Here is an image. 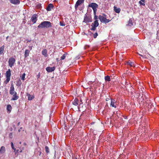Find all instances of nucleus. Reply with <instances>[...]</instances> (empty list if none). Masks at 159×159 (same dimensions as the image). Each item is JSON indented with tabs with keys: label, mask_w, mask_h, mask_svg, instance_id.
I'll return each mask as SVG.
<instances>
[{
	"label": "nucleus",
	"mask_w": 159,
	"mask_h": 159,
	"mask_svg": "<svg viewBox=\"0 0 159 159\" xmlns=\"http://www.w3.org/2000/svg\"><path fill=\"white\" fill-rule=\"evenodd\" d=\"M30 52V50L28 49H26L25 50V57L26 58L29 56V53Z\"/></svg>",
	"instance_id": "nucleus-22"
},
{
	"label": "nucleus",
	"mask_w": 159,
	"mask_h": 159,
	"mask_svg": "<svg viewBox=\"0 0 159 159\" xmlns=\"http://www.w3.org/2000/svg\"><path fill=\"white\" fill-rule=\"evenodd\" d=\"M105 80L106 81H110L111 80L110 77L108 75L105 76Z\"/></svg>",
	"instance_id": "nucleus-26"
},
{
	"label": "nucleus",
	"mask_w": 159,
	"mask_h": 159,
	"mask_svg": "<svg viewBox=\"0 0 159 159\" xmlns=\"http://www.w3.org/2000/svg\"><path fill=\"white\" fill-rule=\"evenodd\" d=\"M124 118L125 119H127V116H124Z\"/></svg>",
	"instance_id": "nucleus-45"
},
{
	"label": "nucleus",
	"mask_w": 159,
	"mask_h": 159,
	"mask_svg": "<svg viewBox=\"0 0 159 159\" xmlns=\"http://www.w3.org/2000/svg\"><path fill=\"white\" fill-rule=\"evenodd\" d=\"M109 99L108 98H106V100L107 101H108V100H109Z\"/></svg>",
	"instance_id": "nucleus-53"
},
{
	"label": "nucleus",
	"mask_w": 159,
	"mask_h": 159,
	"mask_svg": "<svg viewBox=\"0 0 159 159\" xmlns=\"http://www.w3.org/2000/svg\"><path fill=\"white\" fill-rule=\"evenodd\" d=\"M89 32L90 33V35H91V34H93V33H92V32Z\"/></svg>",
	"instance_id": "nucleus-56"
},
{
	"label": "nucleus",
	"mask_w": 159,
	"mask_h": 159,
	"mask_svg": "<svg viewBox=\"0 0 159 159\" xmlns=\"http://www.w3.org/2000/svg\"><path fill=\"white\" fill-rule=\"evenodd\" d=\"M114 10L116 13H119L121 10L120 8H117V7L115 6L114 7Z\"/></svg>",
	"instance_id": "nucleus-17"
},
{
	"label": "nucleus",
	"mask_w": 159,
	"mask_h": 159,
	"mask_svg": "<svg viewBox=\"0 0 159 159\" xmlns=\"http://www.w3.org/2000/svg\"><path fill=\"white\" fill-rule=\"evenodd\" d=\"M55 70V67H48L46 68V70L48 72H51L54 71Z\"/></svg>",
	"instance_id": "nucleus-10"
},
{
	"label": "nucleus",
	"mask_w": 159,
	"mask_h": 159,
	"mask_svg": "<svg viewBox=\"0 0 159 159\" xmlns=\"http://www.w3.org/2000/svg\"><path fill=\"white\" fill-rule=\"evenodd\" d=\"M9 138L11 139H12L13 137V134L12 133H10L9 135Z\"/></svg>",
	"instance_id": "nucleus-34"
},
{
	"label": "nucleus",
	"mask_w": 159,
	"mask_h": 159,
	"mask_svg": "<svg viewBox=\"0 0 159 159\" xmlns=\"http://www.w3.org/2000/svg\"><path fill=\"white\" fill-rule=\"evenodd\" d=\"M84 2V0H78L76 2L75 6V9H77L78 6L80 5L83 3Z\"/></svg>",
	"instance_id": "nucleus-9"
},
{
	"label": "nucleus",
	"mask_w": 159,
	"mask_h": 159,
	"mask_svg": "<svg viewBox=\"0 0 159 159\" xmlns=\"http://www.w3.org/2000/svg\"><path fill=\"white\" fill-rule=\"evenodd\" d=\"M141 1L143 2L144 3V2L145 0H141Z\"/></svg>",
	"instance_id": "nucleus-52"
},
{
	"label": "nucleus",
	"mask_w": 159,
	"mask_h": 159,
	"mask_svg": "<svg viewBox=\"0 0 159 159\" xmlns=\"http://www.w3.org/2000/svg\"><path fill=\"white\" fill-rule=\"evenodd\" d=\"M115 114V112H114L113 114L114 115V114Z\"/></svg>",
	"instance_id": "nucleus-62"
},
{
	"label": "nucleus",
	"mask_w": 159,
	"mask_h": 159,
	"mask_svg": "<svg viewBox=\"0 0 159 159\" xmlns=\"http://www.w3.org/2000/svg\"><path fill=\"white\" fill-rule=\"evenodd\" d=\"M138 54L139 55H140V56H141L142 57H143V55H141V54H139V53H138Z\"/></svg>",
	"instance_id": "nucleus-44"
},
{
	"label": "nucleus",
	"mask_w": 159,
	"mask_h": 159,
	"mask_svg": "<svg viewBox=\"0 0 159 159\" xmlns=\"http://www.w3.org/2000/svg\"><path fill=\"white\" fill-rule=\"evenodd\" d=\"M60 25L61 26H64L65 25V24H62L61 23H60Z\"/></svg>",
	"instance_id": "nucleus-40"
},
{
	"label": "nucleus",
	"mask_w": 159,
	"mask_h": 159,
	"mask_svg": "<svg viewBox=\"0 0 159 159\" xmlns=\"http://www.w3.org/2000/svg\"><path fill=\"white\" fill-rule=\"evenodd\" d=\"M98 18L101 22L105 24L111 21V20L107 19V16L105 14H102V15H99Z\"/></svg>",
	"instance_id": "nucleus-2"
},
{
	"label": "nucleus",
	"mask_w": 159,
	"mask_h": 159,
	"mask_svg": "<svg viewBox=\"0 0 159 159\" xmlns=\"http://www.w3.org/2000/svg\"><path fill=\"white\" fill-rule=\"evenodd\" d=\"M22 127H21L20 128V129H22Z\"/></svg>",
	"instance_id": "nucleus-59"
},
{
	"label": "nucleus",
	"mask_w": 159,
	"mask_h": 159,
	"mask_svg": "<svg viewBox=\"0 0 159 159\" xmlns=\"http://www.w3.org/2000/svg\"><path fill=\"white\" fill-rule=\"evenodd\" d=\"M79 100L77 98H75L72 102L73 104L75 106H77L78 104Z\"/></svg>",
	"instance_id": "nucleus-21"
},
{
	"label": "nucleus",
	"mask_w": 159,
	"mask_h": 159,
	"mask_svg": "<svg viewBox=\"0 0 159 159\" xmlns=\"http://www.w3.org/2000/svg\"><path fill=\"white\" fill-rule=\"evenodd\" d=\"M56 60L57 61H59V58H57L56 59Z\"/></svg>",
	"instance_id": "nucleus-43"
},
{
	"label": "nucleus",
	"mask_w": 159,
	"mask_h": 159,
	"mask_svg": "<svg viewBox=\"0 0 159 159\" xmlns=\"http://www.w3.org/2000/svg\"><path fill=\"white\" fill-rule=\"evenodd\" d=\"M4 46L3 45L0 47V55L2 54L4 52Z\"/></svg>",
	"instance_id": "nucleus-23"
},
{
	"label": "nucleus",
	"mask_w": 159,
	"mask_h": 159,
	"mask_svg": "<svg viewBox=\"0 0 159 159\" xmlns=\"http://www.w3.org/2000/svg\"><path fill=\"white\" fill-rule=\"evenodd\" d=\"M23 145L24 146H26V145H27V144L26 143H23Z\"/></svg>",
	"instance_id": "nucleus-42"
},
{
	"label": "nucleus",
	"mask_w": 159,
	"mask_h": 159,
	"mask_svg": "<svg viewBox=\"0 0 159 159\" xmlns=\"http://www.w3.org/2000/svg\"><path fill=\"white\" fill-rule=\"evenodd\" d=\"M11 75V70L10 69L6 71L5 76L6 78V79L4 81V83L7 84L8 82L10 81V77Z\"/></svg>",
	"instance_id": "nucleus-3"
},
{
	"label": "nucleus",
	"mask_w": 159,
	"mask_h": 159,
	"mask_svg": "<svg viewBox=\"0 0 159 159\" xmlns=\"http://www.w3.org/2000/svg\"><path fill=\"white\" fill-rule=\"evenodd\" d=\"M152 135L154 136V138H158V136H159V131H157L155 133H152Z\"/></svg>",
	"instance_id": "nucleus-19"
},
{
	"label": "nucleus",
	"mask_w": 159,
	"mask_h": 159,
	"mask_svg": "<svg viewBox=\"0 0 159 159\" xmlns=\"http://www.w3.org/2000/svg\"><path fill=\"white\" fill-rule=\"evenodd\" d=\"M84 21L86 23L91 22L92 20L91 16L89 15H85L84 17Z\"/></svg>",
	"instance_id": "nucleus-7"
},
{
	"label": "nucleus",
	"mask_w": 159,
	"mask_h": 159,
	"mask_svg": "<svg viewBox=\"0 0 159 159\" xmlns=\"http://www.w3.org/2000/svg\"><path fill=\"white\" fill-rule=\"evenodd\" d=\"M12 126L13 128H16L15 125L14 124Z\"/></svg>",
	"instance_id": "nucleus-49"
},
{
	"label": "nucleus",
	"mask_w": 159,
	"mask_h": 159,
	"mask_svg": "<svg viewBox=\"0 0 159 159\" xmlns=\"http://www.w3.org/2000/svg\"><path fill=\"white\" fill-rule=\"evenodd\" d=\"M45 151L47 153H48L49 152V148L46 146L45 147Z\"/></svg>",
	"instance_id": "nucleus-29"
},
{
	"label": "nucleus",
	"mask_w": 159,
	"mask_h": 159,
	"mask_svg": "<svg viewBox=\"0 0 159 159\" xmlns=\"http://www.w3.org/2000/svg\"><path fill=\"white\" fill-rule=\"evenodd\" d=\"M22 150H21V151H20V152H22Z\"/></svg>",
	"instance_id": "nucleus-60"
},
{
	"label": "nucleus",
	"mask_w": 159,
	"mask_h": 159,
	"mask_svg": "<svg viewBox=\"0 0 159 159\" xmlns=\"http://www.w3.org/2000/svg\"><path fill=\"white\" fill-rule=\"evenodd\" d=\"M16 82L17 84H18L19 85H20L21 84V82L20 80H19L18 82L16 81Z\"/></svg>",
	"instance_id": "nucleus-38"
},
{
	"label": "nucleus",
	"mask_w": 159,
	"mask_h": 159,
	"mask_svg": "<svg viewBox=\"0 0 159 159\" xmlns=\"http://www.w3.org/2000/svg\"><path fill=\"white\" fill-rule=\"evenodd\" d=\"M54 7V6L52 4L50 3L48 4L46 8V10L47 11H51L52 9Z\"/></svg>",
	"instance_id": "nucleus-14"
},
{
	"label": "nucleus",
	"mask_w": 159,
	"mask_h": 159,
	"mask_svg": "<svg viewBox=\"0 0 159 159\" xmlns=\"http://www.w3.org/2000/svg\"><path fill=\"white\" fill-rule=\"evenodd\" d=\"M127 25L130 26H131L133 25V23H132V20H129Z\"/></svg>",
	"instance_id": "nucleus-28"
},
{
	"label": "nucleus",
	"mask_w": 159,
	"mask_h": 159,
	"mask_svg": "<svg viewBox=\"0 0 159 159\" xmlns=\"http://www.w3.org/2000/svg\"><path fill=\"white\" fill-rule=\"evenodd\" d=\"M10 2L14 4H19L20 3V1L19 0H9Z\"/></svg>",
	"instance_id": "nucleus-15"
},
{
	"label": "nucleus",
	"mask_w": 159,
	"mask_h": 159,
	"mask_svg": "<svg viewBox=\"0 0 159 159\" xmlns=\"http://www.w3.org/2000/svg\"><path fill=\"white\" fill-rule=\"evenodd\" d=\"M78 109L79 110V109H80L79 107V106H78Z\"/></svg>",
	"instance_id": "nucleus-61"
},
{
	"label": "nucleus",
	"mask_w": 159,
	"mask_h": 159,
	"mask_svg": "<svg viewBox=\"0 0 159 159\" xmlns=\"http://www.w3.org/2000/svg\"><path fill=\"white\" fill-rule=\"evenodd\" d=\"M94 19L95 20H97V16L95 15H94Z\"/></svg>",
	"instance_id": "nucleus-39"
},
{
	"label": "nucleus",
	"mask_w": 159,
	"mask_h": 159,
	"mask_svg": "<svg viewBox=\"0 0 159 159\" xmlns=\"http://www.w3.org/2000/svg\"><path fill=\"white\" fill-rule=\"evenodd\" d=\"M8 37H9V36H7V37H6V39L7 40L8 38Z\"/></svg>",
	"instance_id": "nucleus-54"
},
{
	"label": "nucleus",
	"mask_w": 159,
	"mask_h": 159,
	"mask_svg": "<svg viewBox=\"0 0 159 159\" xmlns=\"http://www.w3.org/2000/svg\"><path fill=\"white\" fill-rule=\"evenodd\" d=\"M18 98L19 97L17 95L16 92H15V93L13 95V97L11 99V100H16L18 99Z\"/></svg>",
	"instance_id": "nucleus-18"
},
{
	"label": "nucleus",
	"mask_w": 159,
	"mask_h": 159,
	"mask_svg": "<svg viewBox=\"0 0 159 159\" xmlns=\"http://www.w3.org/2000/svg\"><path fill=\"white\" fill-rule=\"evenodd\" d=\"M94 123V122H92V123H91V124H93Z\"/></svg>",
	"instance_id": "nucleus-57"
},
{
	"label": "nucleus",
	"mask_w": 159,
	"mask_h": 159,
	"mask_svg": "<svg viewBox=\"0 0 159 159\" xmlns=\"http://www.w3.org/2000/svg\"><path fill=\"white\" fill-rule=\"evenodd\" d=\"M68 54L67 53H64L61 57V60H64L66 57L67 55Z\"/></svg>",
	"instance_id": "nucleus-25"
},
{
	"label": "nucleus",
	"mask_w": 159,
	"mask_h": 159,
	"mask_svg": "<svg viewBox=\"0 0 159 159\" xmlns=\"http://www.w3.org/2000/svg\"><path fill=\"white\" fill-rule=\"evenodd\" d=\"M19 144H21V142H19Z\"/></svg>",
	"instance_id": "nucleus-58"
},
{
	"label": "nucleus",
	"mask_w": 159,
	"mask_h": 159,
	"mask_svg": "<svg viewBox=\"0 0 159 159\" xmlns=\"http://www.w3.org/2000/svg\"><path fill=\"white\" fill-rule=\"evenodd\" d=\"M127 65L129 66H134V63L131 61L128 62L127 63Z\"/></svg>",
	"instance_id": "nucleus-27"
},
{
	"label": "nucleus",
	"mask_w": 159,
	"mask_h": 159,
	"mask_svg": "<svg viewBox=\"0 0 159 159\" xmlns=\"http://www.w3.org/2000/svg\"><path fill=\"white\" fill-rule=\"evenodd\" d=\"M40 76V73H39L37 75V79H39Z\"/></svg>",
	"instance_id": "nucleus-37"
},
{
	"label": "nucleus",
	"mask_w": 159,
	"mask_h": 159,
	"mask_svg": "<svg viewBox=\"0 0 159 159\" xmlns=\"http://www.w3.org/2000/svg\"><path fill=\"white\" fill-rule=\"evenodd\" d=\"M38 16L36 14H34L33 15V16L31 17L30 19V20L32 21V22L33 23V24H35L36 23L38 20Z\"/></svg>",
	"instance_id": "nucleus-8"
},
{
	"label": "nucleus",
	"mask_w": 159,
	"mask_h": 159,
	"mask_svg": "<svg viewBox=\"0 0 159 159\" xmlns=\"http://www.w3.org/2000/svg\"><path fill=\"white\" fill-rule=\"evenodd\" d=\"M87 47V48H89V45H86V46H85V48Z\"/></svg>",
	"instance_id": "nucleus-47"
},
{
	"label": "nucleus",
	"mask_w": 159,
	"mask_h": 159,
	"mask_svg": "<svg viewBox=\"0 0 159 159\" xmlns=\"http://www.w3.org/2000/svg\"><path fill=\"white\" fill-rule=\"evenodd\" d=\"M11 148L14 150V151H16V149L15 148H14V144L12 142L11 143Z\"/></svg>",
	"instance_id": "nucleus-31"
},
{
	"label": "nucleus",
	"mask_w": 159,
	"mask_h": 159,
	"mask_svg": "<svg viewBox=\"0 0 159 159\" xmlns=\"http://www.w3.org/2000/svg\"><path fill=\"white\" fill-rule=\"evenodd\" d=\"M29 49H30V50H31L32 48V46H29Z\"/></svg>",
	"instance_id": "nucleus-41"
},
{
	"label": "nucleus",
	"mask_w": 159,
	"mask_h": 159,
	"mask_svg": "<svg viewBox=\"0 0 159 159\" xmlns=\"http://www.w3.org/2000/svg\"><path fill=\"white\" fill-rule=\"evenodd\" d=\"M139 3L141 5H142L143 6H144L145 5L144 3L142 2L141 1H139Z\"/></svg>",
	"instance_id": "nucleus-36"
},
{
	"label": "nucleus",
	"mask_w": 159,
	"mask_h": 159,
	"mask_svg": "<svg viewBox=\"0 0 159 159\" xmlns=\"http://www.w3.org/2000/svg\"><path fill=\"white\" fill-rule=\"evenodd\" d=\"M25 73H24L22 76V77H21V79L22 80H25Z\"/></svg>",
	"instance_id": "nucleus-32"
},
{
	"label": "nucleus",
	"mask_w": 159,
	"mask_h": 159,
	"mask_svg": "<svg viewBox=\"0 0 159 159\" xmlns=\"http://www.w3.org/2000/svg\"><path fill=\"white\" fill-rule=\"evenodd\" d=\"M128 75H130H130H132L133 74V73H132L129 72L128 73Z\"/></svg>",
	"instance_id": "nucleus-46"
},
{
	"label": "nucleus",
	"mask_w": 159,
	"mask_h": 159,
	"mask_svg": "<svg viewBox=\"0 0 159 159\" xmlns=\"http://www.w3.org/2000/svg\"><path fill=\"white\" fill-rule=\"evenodd\" d=\"M27 95L28 97V99L29 100H31L34 98V96L30 95L29 93H27Z\"/></svg>",
	"instance_id": "nucleus-20"
},
{
	"label": "nucleus",
	"mask_w": 159,
	"mask_h": 159,
	"mask_svg": "<svg viewBox=\"0 0 159 159\" xmlns=\"http://www.w3.org/2000/svg\"><path fill=\"white\" fill-rule=\"evenodd\" d=\"M51 23L48 21H43L38 26L39 28H48L52 27Z\"/></svg>",
	"instance_id": "nucleus-1"
},
{
	"label": "nucleus",
	"mask_w": 159,
	"mask_h": 159,
	"mask_svg": "<svg viewBox=\"0 0 159 159\" xmlns=\"http://www.w3.org/2000/svg\"><path fill=\"white\" fill-rule=\"evenodd\" d=\"M116 102V101L114 99H111V102L110 103V106L115 108H116V105L115 104Z\"/></svg>",
	"instance_id": "nucleus-12"
},
{
	"label": "nucleus",
	"mask_w": 159,
	"mask_h": 159,
	"mask_svg": "<svg viewBox=\"0 0 159 159\" xmlns=\"http://www.w3.org/2000/svg\"><path fill=\"white\" fill-rule=\"evenodd\" d=\"M47 50L45 49H43L42 52V54L45 57H47L48 56L47 53Z\"/></svg>",
	"instance_id": "nucleus-13"
},
{
	"label": "nucleus",
	"mask_w": 159,
	"mask_h": 159,
	"mask_svg": "<svg viewBox=\"0 0 159 159\" xmlns=\"http://www.w3.org/2000/svg\"><path fill=\"white\" fill-rule=\"evenodd\" d=\"M16 153L18 152L19 151V150H16Z\"/></svg>",
	"instance_id": "nucleus-50"
},
{
	"label": "nucleus",
	"mask_w": 159,
	"mask_h": 159,
	"mask_svg": "<svg viewBox=\"0 0 159 159\" xmlns=\"http://www.w3.org/2000/svg\"><path fill=\"white\" fill-rule=\"evenodd\" d=\"M149 138L152 139H154V136L152 135V134H151V135L150 136H149Z\"/></svg>",
	"instance_id": "nucleus-35"
},
{
	"label": "nucleus",
	"mask_w": 159,
	"mask_h": 159,
	"mask_svg": "<svg viewBox=\"0 0 159 159\" xmlns=\"http://www.w3.org/2000/svg\"><path fill=\"white\" fill-rule=\"evenodd\" d=\"M18 131L19 132H20V129H19L18 130Z\"/></svg>",
	"instance_id": "nucleus-55"
},
{
	"label": "nucleus",
	"mask_w": 159,
	"mask_h": 159,
	"mask_svg": "<svg viewBox=\"0 0 159 159\" xmlns=\"http://www.w3.org/2000/svg\"><path fill=\"white\" fill-rule=\"evenodd\" d=\"M15 92L14 86L12 84H11L9 91L11 95H12L15 93Z\"/></svg>",
	"instance_id": "nucleus-11"
},
{
	"label": "nucleus",
	"mask_w": 159,
	"mask_h": 159,
	"mask_svg": "<svg viewBox=\"0 0 159 159\" xmlns=\"http://www.w3.org/2000/svg\"><path fill=\"white\" fill-rule=\"evenodd\" d=\"M72 159H77V157H73L72 158Z\"/></svg>",
	"instance_id": "nucleus-51"
},
{
	"label": "nucleus",
	"mask_w": 159,
	"mask_h": 159,
	"mask_svg": "<svg viewBox=\"0 0 159 159\" xmlns=\"http://www.w3.org/2000/svg\"><path fill=\"white\" fill-rule=\"evenodd\" d=\"M16 60L13 57H11L9 58L8 60V66L10 67H12L14 66Z\"/></svg>",
	"instance_id": "nucleus-5"
},
{
	"label": "nucleus",
	"mask_w": 159,
	"mask_h": 159,
	"mask_svg": "<svg viewBox=\"0 0 159 159\" xmlns=\"http://www.w3.org/2000/svg\"><path fill=\"white\" fill-rule=\"evenodd\" d=\"M116 114H117V116L118 117H120L121 116H122L121 115H120V111H116Z\"/></svg>",
	"instance_id": "nucleus-30"
},
{
	"label": "nucleus",
	"mask_w": 159,
	"mask_h": 159,
	"mask_svg": "<svg viewBox=\"0 0 159 159\" xmlns=\"http://www.w3.org/2000/svg\"><path fill=\"white\" fill-rule=\"evenodd\" d=\"M98 25L99 23L98 20H95L93 23H92L91 30L93 31L95 30L96 29V28L98 26Z\"/></svg>",
	"instance_id": "nucleus-6"
},
{
	"label": "nucleus",
	"mask_w": 159,
	"mask_h": 159,
	"mask_svg": "<svg viewBox=\"0 0 159 159\" xmlns=\"http://www.w3.org/2000/svg\"><path fill=\"white\" fill-rule=\"evenodd\" d=\"M12 109V107L11 105H8L7 107V111L9 112H11Z\"/></svg>",
	"instance_id": "nucleus-24"
},
{
	"label": "nucleus",
	"mask_w": 159,
	"mask_h": 159,
	"mask_svg": "<svg viewBox=\"0 0 159 159\" xmlns=\"http://www.w3.org/2000/svg\"><path fill=\"white\" fill-rule=\"evenodd\" d=\"M6 151L5 148L3 146H2L0 149V154L4 153Z\"/></svg>",
	"instance_id": "nucleus-16"
},
{
	"label": "nucleus",
	"mask_w": 159,
	"mask_h": 159,
	"mask_svg": "<svg viewBox=\"0 0 159 159\" xmlns=\"http://www.w3.org/2000/svg\"><path fill=\"white\" fill-rule=\"evenodd\" d=\"M93 37L94 38H96L97 37L98 35V34L97 33H96L94 34H93Z\"/></svg>",
	"instance_id": "nucleus-33"
},
{
	"label": "nucleus",
	"mask_w": 159,
	"mask_h": 159,
	"mask_svg": "<svg viewBox=\"0 0 159 159\" xmlns=\"http://www.w3.org/2000/svg\"><path fill=\"white\" fill-rule=\"evenodd\" d=\"M88 6L89 7H91L93 9V11L94 15H96V12L98 7V5L95 3L92 2L89 4Z\"/></svg>",
	"instance_id": "nucleus-4"
},
{
	"label": "nucleus",
	"mask_w": 159,
	"mask_h": 159,
	"mask_svg": "<svg viewBox=\"0 0 159 159\" xmlns=\"http://www.w3.org/2000/svg\"><path fill=\"white\" fill-rule=\"evenodd\" d=\"M20 122H19L18 123H17V125L18 126H19L20 124Z\"/></svg>",
	"instance_id": "nucleus-48"
}]
</instances>
